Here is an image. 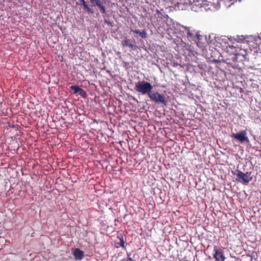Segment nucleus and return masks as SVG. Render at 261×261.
Returning a JSON list of instances; mask_svg holds the SVG:
<instances>
[{"mask_svg":"<svg viewBox=\"0 0 261 261\" xmlns=\"http://www.w3.org/2000/svg\"><path fill=\"white\" fill-rule=\"evenodd\" d=\"M153 86L148 82L142 81H139L135 84V89L138 93L142 95L147 94L152 90Z\"/></svg>","mask_w":261,"mask_h":261,"instance_id":"nucleus-1","label":"nucleus"},{"mask_svg":"<svg viewBox=\"0 0 261 261\" xmlns=\"http://www.w3.org/2000/svg\"><path fill=\"white\" fill-rule=\"evenodd\" d=\"M183 28L186 32L187 38L189 41L196 42L202 39L203 37L200 34L199 31L191 27H183Z\"/></svg>","mask_w":261,"mask_h":261,"instance_id":"nucleus-2","label":"nucleus"},{"mask_svg":"<svg viewBox=\"0 0 261 261\" xmlns=\"http://www.w3.org/2000/svg\"><path fill=\"white\" fill-rule=\"evenodd\" d=\"M234 175L237 176L236 179L239 181L243 183L244 184H247L250 181L252 177L251 176V172L243 173L239 170H237L234 172H232Z\"/></svg>","mask_w":261,"mask_h":261,"instance_id":"nucleus-3","label":"nucleus"},{"mask_svg":"<svg viewBox=\"0 0 261 261\" xmlns=\"http://www.w3.org/2000/svg\"><path fill=\"white\" fill-rule=\"evenodd\" d=\"M148 96L152 101L155 103H161L164 105L167 104V100L164 96L158 92H154L151 91Z\"/></svg>","mask_w":261,"mask_h":261,"instance_id":"nucleus-4","label":"nucleus"},{"mask_svg":"<svg viewBox=\"0 0 261 261\" xmlns=\"http://www.w3.org/2000/svg\"><path fill=\"white\" fill-rule=\"evenodd\" d=\"M214 252L213 257L216 261H225L226 257L224 251L222 248H217V247L215 246L214 247Z\"/></svg>","mask_w":261,"mask_h":261,"instance_id":"nucleus-5","label":"nucleus"},{"mask_svg":"<svg viewBox=\"0 0 261 261\" xmlns=\"http://www.w3.org/2000/svg\"><path fill=\"white\" fill-rule=\"evenodd\" d=\"M231 137L233 138L238 140L240 142H249V140L247 136V133L246 130H242L240 133L234 134L232 133Z\"/></svg>","mask_w":261,"mask_h":261,"instance_id":"nucleus-6","label":"nucleus"},{"mask_svg":"<svg viewBox=\"0 0 261 261\" xmlns=\"http://www.w3.org/2000/svg\"><path fill=\"white\" fill-rule=\"evenodd\" d=\"M117 240H115V247L118 248L120 246L122 247L124 250H126V248L124 245L125 241L123 239V237L122 233L118 232L117 236Z\"/></svg>","mask_w":261,"mask_h":261,"instance_id":"nucleus-7","label":"nucleus"},{"mask_svg":"<svg viewBox=\"0 0 261 261\" xmlns=\"http://www.w3.org/2000/svg\"><path fill=\"white\" fill-rule=\"evenodd\" d=\"M92 6H98L101 12L102 13H106V10L105 7L102 5V3L100 0H90Z\"/></svg>","mask_w":261,"mask_h":261,"instance_id":"nucleus-8","label":"nucleus"},{"mask_svg":"<svg viewBox=\"0 0 261 261\" xmlns=\"http://www.w3.org/2000/svg\"><path fill=\"white\" fill-rule=\"evenodd\" d=\"M122 44L123 46H127L130 48L132 50H136L138 48L137 45L135 43H132L129 39H125L122 42Z\"/></svg>","mask_w":261,"mask_h":261,"instance_id":"nucleus-9","label":"nucleus"},{"mask_svg":"<svg viewBox=\"0 0 261 261\" xmlns=\"http://www.w3.org/2000/svg\"><path fill=\"white\" fill-rule=\"evenodd\" d=\"M73 254L75 259L81 260L84 257V252L80 249L76 248L74 250Z\"/></svg>","mask_w":261,"mask_h":261,"instance_id":"nucleus-10","label":"nucleus"},{"mask_svg":"<svg viewBox=\"0 0 261 261\" xmlns=\"http://www.w3.org/2000/svg\"><path fill=\"white\" fill-rule=\"evenodd\" d=\"M134 33L139 34L142 38H145L147 37V34L144 30L139 31L137 30H132Z\"/></svg>","mask_w":261,"mask_h":261,"instance_id":"nucleus-11","label":"nucleus"},{"mask_svg":"<svg viewBox=\"0 0 261 261\" xmlns=\"http://www.w3.org/2000/svg\"><path fill=\"white\" fill-rule=\"evenodd\" d=\"M70 88L71 90H73L74 93L75 94V93H78L79 91L80 90L81 88H80L79 86L74 85V86H70Z\"/></svg>","mask_w":261,"mask_h":261,"instance_id":"nucleus-12","label":"nucleus"},{"mask_svg":"<svg viewBox=\"0 0 261 261\" xmlns=\"http://www.w3.org/2000/svg\"><path fill=\"white\" fill-rule=\"evenodd\" d=\"M84 9L88 13H90L91 14L94 13V10L90 8H89L87 4H85V5L83 6Z\"/></svg>","mask_w":261,"mask_h":261,"instance_id":"nucleus-13","label":"nucleus"},{"mask_svg":"<svg viewBox=\"0 0 261 261\" xmlns=\"http://www.w3.org/2000/svg\"><path fill=\"white\" fill-rule=\"evenodd\" d=\"M78 94L82 97H85L86 96V92L82 88H80V90L79 91Z\"/></svg>","mask_w":261,"mask_h":261,"instance_id":"nucleus-14","label":"nucleus"},{"mask_svg":"<svg viewBox=\"0 0 261 261\" xmlns=\"http://www.w3.org/2000/svg\"><path fill=\"white\" fill-rule=\"evenodd\" d=\"M80 3L79 4V5L84 6L85 4H86V3L84 0H80Z\"/></svg>","mask_w":261,"mask_h":261,"instance_id":"nucleus-15","label":"nucleus"},{"mask_svg":"<svg viewBox=\"0 0 261 261\" xmlns=\"http://www.w3.org/2000/svg\"><path fill=\"white\" fill-rule=\"evenodd\" d=\"M121 261H134L133 259L129 256V255H128V258L126 260H124V259L122 260Z\"/></svg>","mask_w":261,"mask_h":261,"instance_id":"nucleus-16","label":"nucleus"},{"mask_svg":"<svg viewBox=\"0 0 261 261\" xmlns=\"http://www.w3.org/2000/svg\"><path fill=\"white\" fill-rule=\"evenodd\" d=\"M229 48L231 49H232V50L234 49L235 50V51H233L234 53L236 51V48L233 46H229Z\"/></svg>","mask_w":261,"mask_h":261,"instance_id":"nucleus-17","label":"nucleus"}]
</instances>
